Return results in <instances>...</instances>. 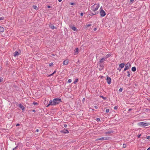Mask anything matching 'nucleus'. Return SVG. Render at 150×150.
Returning <instances> with one entry per match:
<instances>
[{
    "instance_id": "obj_1",
    "label": "nucleus",
    "mask_w": 150,
    "mask_h": 150,
    "mask_svg": "<svg viewBox=\"0 0 150 150\" xmlns=\"http://www.w3.org/2000/svg\"><path fill=\"white\" fill-rule=\"evenodd\" d=\"M61 102V99L59 98L54 99L53 100H51L49 101L47 107L50 105H55L59 104Z\"/></svg>"
},
{
    "instance_id": "obj_2",
    "label": "nucleus",
    "mask_w": 150,
    "mask_h": 150,
    "mask_svg": "<svg viewBox=\"0 0 150 150\" xmlns=\"http://www.w3.org/2000/svg\"><path fill=\"white\" fill-rule=\"evenodd\" d=\"M150 125V122H139L138 125L140 127H145Z\"/></svg>"
},
{
    "instance_id": "obj_3",
    "label": "nucleus",
    "mask_w": 150,
    "mask_h": 150,
    "mask_svg": "<svg viewBox=\"0 0 150 150\" xmlns=\"http://www.w3.org/2000/svg\"><path fill=\"white\" fill-rule=\"evenodd\" d=\"M99 7V4H94L93 6H91V9L93 11H97L98 8Z\"/></svg>"
},
{
    "instance_id": "obj_4",
    "label": "nucleus",
    "mask_w": 150,
    "mask_h": 150,
    "mask_svg": "<svg viewBox=\"0 0 150 150\" xmlns=\"http://www.w3.org/2000/svg\"><path fill=\"white\" fill-rule=\"evenodd\" d=\"M100 16L102 17L106 15V13L105 11L102 8V7L100 8Z\"/></svg>"
},
{
    "instance_id": "obj_5",
    "label": "nucleus",
    "mask_w": 150,
    "mask_h": 150,
    "mask_svg": "<svg viewBox=\"0 0 150 150\" xmlns=\"http://www.w3.org/2000/svg\"><path fill=\"white\" fill-rule=\"evenodd\" d=\"M110 139V137H101L99 139H96V140L98 141L99 140H108Z\"/></svg>"
},
{
    "instance_id": "obj_6",
    "label": "nucleus",
    "mask_w": 150,
    "mask_h": 150,
    "mask_svg": "<svg viewBox=\"0 0 150 150\" xmlns=\"http://www.w3.org/2000/svg\"><path fill=\"white\" fill-rule=\"evenodd\" d=\"M106 80L108 83L109 84H110L111 83V79L110 78L107 76V77Z\"/></svg>"
},
{
    "instance_id": "obj_7",
    "label": "nucleus",
    "mask_w": 150,
    "mask_h": 150,
    "mask_svg": "<svg viewBox=\"0 0 150 150\" xmlns=\"http://www.w3.org/2000/svg\"><path fill=\"white\" fill-rule=\"evenodd\" d=\"M131 66V65L129 63H127L125 65V67L128 69L129 67Z\"/></svg>"
},
{
    "instance_id": "obj_8",
    "label": "nucleus",
    "mask_w": 150,
    "mask_h": 150,
    "mask_svg": "<svg viewBox=\"0 0 150 150\" xmlns=\"http://www.w3.org/2000/svg\"><path fill=\"white\" fill-rule=\"evenodd\" d=\"M49 25L50 27L52 29H54V28H55V29H57L52 24H50Z\"/></svg>"
},
{
    "instance_id": "obj_9",
    "label": "nucleus",
    "mask_w": 150,
    "mask_h": 150,
    "mask_svg": "<svg viewBox=\"0 0 150 150\" xmlns=\"http://www.w3.org/2000/svg\"><path fill=\"white\" fill-rule=\"evenodd\" d=\"M125 66V64L124 63H122L119 65V67H120L121 69L123 68Z\"/></svg>"
},
{
    "instance_id": "obj_10",
    "label": "nucleus",
    "mask_w": 150,
    "mask_h": 150,
    "mask_svg": "<svg viewBox=\"0 0 150 150\" xmlns=\"http://www.w3.org/2000/svg\"><path fill=\"white\" fill-rule=\"evenodd\" d=\"M61 132L64 133V134L68 133H69V132L67 129H64V130L61 131Z\"/></svg>"
},
{
    "instance_id": "obj_11",
    "label": "nucleus",
    "mask_w": 150,
    "mask_h": 150,
    "mask_svg": "<svg viewBox=\"0 0 150 150\" xmlns=\"http://www.w3.org/2000/svg\"><path fill=\"white\" fill-rule=\"evenodd\" d=\"M70 28L74 31H77L78 30V29L74 26H72L71 25L70 26Z\"/></svg>"
},
{
    "instance_id": "obj_12",
    "label": "nucleus",
    "mask_w": 150,
    "mask_h": 150,
    "mask_svg": "<svg viewBox=\"0 0 150 150\" xmlns=\"http://www.w3.org/2000/svg\"><path fill=\"white\" fill-rule=\"evenodd\" d=\"M113 132H114L113 131V130H111L110 131L105 132V133L106 134H111Z\"/></svg>"
},
{
    "instance_id": "obj_13",
    "label": "nucleus",
    "mask_w": 150,
    "mask_h": 150,
    "mask_svg": "<svg viewBox=\"0 0 150 150\" xmlns=\"http://www.w3.org/2000/svg\"><path fill=\"white\" fill-rule=\"evenodd\" d=\"M19 107L22 110H23L24 109V107L21 104H19Z\"/></svg>"
},
{
    "instance_id": "obj_14",
    "label": "nucleus",
    "mask_w": 150,
    "mask_h": 150,
    "mask_svg": "<svg viewBox=\"0 0 150 150\" xmlns=\"http://www.w3.org/2000/svg\"><path fill=\"white\" fill-rule=\"evenodd\" d=\"M79 51V49L78 48H76L74 50V54H76L78 53Z\"/></svg>"
},
{
    "instance_id": "obj_15",
    "label": "nucleus",
    "mask_w": 150,
    "mask_h": 150,
    "mask_svg": "<svg viewBox=\"0 0 150 150\" xmlns=\"http://www.w3.org/2000/svg\"><path fill=\"white\" fill-rule=\"evenodd\" d=\"M19 53L17 51H16L13 53V56L15 57H16L17 55H19Z\"/></svg>"
},
{
    "instance_id": "obj_16",
    "label": "nucleus",
    "mask_w": 150,
    "mask_h": 150,
    "mask_svg": "<svg viewBox=\"0 0 150 150\" xmlns=\"http://www.w3.org/2000/svg\"><path fill=\"white\" fill-rule=\"evenodd\" d=\"M4 28L0 26V32H3L4 31Z\"/></svg>"
},
{
    "instance_id": "obj_17",
    "label": "nucleus",
    "mask_w": 150,
    "mask_h": 150,
    "mask_svg": "<svg viewBox=\"0 0 150 150\" xmlns=\"http://www.w3.org/2000/svg\"><path fill=\"white\" fill-rule=\"evenodd\" d=\"M68 63V61L67 60H65L63 62V64L64 65H66Z\"/></svg>"
},
{
    "instance_id": "obj_18",
    "label": "nucleus",
    "mask_w": 150,
    "mask_h": 150,
    "mask_svg": "<svg viewBox=\"0 0 150 150\" xmlns=\"http://www.w3.org/2000/svg\"><path fill=\"white\" fill-rule=\"evenodd\" d=\"M105 58H103L100 59V60L99 61V62L100 63H102L103 62L104 60H105Z\"/></svg>"
},
{
    "instance_id": "obj_19",
    "label": "nucleus",
    "mask_w": 150,
    "mask_h": 150,
    "mask_svg": "<svg viewBox=\"0 0 150 150\" xmlns=\"http://www.w3.org/2000/svg\"><path fill=\"white\" fill-rule=\"evenodd\" d=\"M132 70L133 71H136V67H133L132 68Z\"/></svg>"
},
{
    "instance_id": "obj_20",
    "label": "nucleus",
    "mask_w": 150,
    "mask_h": 150,
    "mask_svg": "<svg viewBox=\"0 0 150 150\" xmlns=\"http://www.w3.org/2000/svg\"><path fill=\"white\" fill-rule=\"evenodd\" d=\"M110 56H111V54H108L106 55L105 58V59L106 58H107L110 57Z\"/></svg>"
},
{
    "instance_id": "obj_21",
    "label": "nucleus",
    "mask_w": 150,
    "mask_h": 150,
    "mask_svg": "<svg viewBox=\"0 0 150 150\" xmlns=\"http://www.w3.org/2000/svg\"><path fill=\"white\" fill-rule=\"evenodd\" d=\"M33 8H34L35 9H36V10L38 9V7L35 5L33 6Z\"/></svg>"
},
{
    "instance_id": "obj_22",
    "label": "nucleus",
    "mask_w": 150,
    "mask_h": 150,
    "mask_svg": "<svg viewBox=\"0 0 150 150\" xmlns=\"http://www.w3.org/2000/svg\"><path fill=\"white\" fill-rule=\"evenodd\" d=\"M18 148V144H17V146L14 148L13 149V150H15L17 149Z\"/></svg>"
},
{
    "instance_id": "obj_23",
    "label": "nucleus",
    "mask_w": 150,
    "mask_h": 150,
    "mask_svg": "<svg viewBox=\"0 0 150 150\" xmlns=\"http://www.w3.org/2000/svg\"><path fill=\"white\" fill-rule=\"evenodd\" d=\"M127 73L128 74H127V76L128 77H129L130 76V72L129 71H127Z\"/></svg>"
},
{
    "instance_id": "obj_24",
    "label": "nucleus",
    "mask_w": 150,
    "mask_h": 150,
    "mask_svg": "<svg viewBox=\"0 0 150 150\" xmlns=\"http://www.w3.org/2000/svg\"><path fill=\"white\" fill-rule=\"evenodd\" d=\"M78 79H75L74 82V83L75 84L76 83L78 82Z\"/></svg>"
},
{
    "instance_id": "obj_25",
    "label": "nucleus",
    "mask_w": 150,
    "mask_h": 150,
    "mask_svg": "<svg viewBox=\"0 0 150 150\" xmlns=\"http://www.w3.org/2000/svg\"><path fill=\"white\" fill-rule=\"evenodd\" d=\"M100 97L103 98L104 100H105L107 98L105 97H103V96H100Z\"/></svg>"
},
{
    "instance_id": "obj_26",
    "label": "nucleus",
    "mask_w": 150,
    "mask_h": 150,
    "mask_svg": "<svg viewBox=\"0 0 150 150\" xmlns=\"http://www.w3.org/2000/svg\"><path fill=\"white\" fill-rule=\"evenodd\" d=\"M99 65L100 67L102 69L104 67V66L101 64H100Z\"/></svg>"
},
{
    "instance_id": "obj_27",
    "label": "nucleus",
    "mask_w": 150,
    "mask_h": 150,
    "mask_svg": "<svg viewBox=\"0 0 150 150\" xmlns=\"http://www.w3.org/2000/svg\"><path fill=\"white\" fill-rule=\"evenodd\" d=\"M3 79L2 77H0V83L3 81Z\"/></svg>"
},
{
    "instance_id": "obj_28",
    "label": "nucleus",
    "mask_w": 150,
    "mask_h": 150,
    "mask_svg": "<svg viewBox=\"0 0 150 150\" xmlns=\"http://www.w3.org/2000/svg\"><path fill=\"white\" fill-rule=\"evenodd\" d=\"M91 24H87V25H86V28H87L89 26H91Z\"/></svg>"
},
{
    "instance_id": "obj_29",
    "label": "nucleus",
    "mask_w": 150,
    "mask_h": 150,
    "mask_svg": "<svg viewBox=\"0 0 150 150\" xmlns=\"http://www.w3.org/2000/svg\"><path fill=\"white\" fill-rule=\"evenodd\" d=\"M122 91V88H120V89H119V90L120 92H121Z\"/></svg>"
},
{
    "instance_id": "obj_30",
    "label": "nucleus",
    "mask_w": 150,
    "mask_h": 150,
    "mask_svg": "<svg viewBox=\"0 0 150 150\" xmlns=\"http://www.w3.org/2000/svg\"><path fill=\"white\" fill-rule=\"evenodd\" d=\"M96 120L97 121H100V119L99 118H97Z\"/></svg>"
},
{
    "instance_id": "obj_31",
    "label": "nucleus",
    "mask_w": 150,
    "mask_h": 150,
    "mask_svg": "<svg viewBox=\"0 0 150 150\" xmlns=\"http://www.w3.org/2000/svg\"><path fill=\"white\" fill-rule=\"evenodd\" d=\"M4 18L3 17H0V20H3L4 19Z\"/></svg>"
},
{
    "instance_id": "obj_32",
    "label": "nucleus",
    "mask_w": 150,
    "mask_h": 150,
    "mask_svg": "<svg viewBox=\"0 0 150 150\" xmlns=\"http://www.w3.org/2000/svg\"><path fill=\"white\" fill-rule=\"evenodd\" d=\"M33 104L35 105H37L38 104V103L36 102H33Z\"/></svg>"
},
{
    "instance_id": "obj_33",
    "label": "nucleus",
    "mask_w": 150,
    "mask_h": 150,
    "mask_svg": "<svg viewBox=\"0 0 150 150\" xmlns=\"http://www.w3.org/2000/svg\"><path fill=\"white\" fill-rule=\"evenodd\" d=\"M109 110L108 109H107L106 110V113H108L109 112Z\"/></svg>"
},
{
    "instance_id": "obj_34",
    "label": "nucleus",
    "mask_w": 150,
    "mask_h": 150,
    "mask_svg": "<svg viewBox=\"0 0 150 150\" xmlns=\"http://www.w3.org/2000/svg\"><path fill=\"white\" fill-rule=\"evenodd\" d=\"M146 138L148 139H150V136H147L146 137Z\"/></svg>"
},
{
    "instance_id": "obj_35",
    "label": "nucleus",
    "mask_w": 150,
    "mask_h": 150,
    "mask_svg": "<svg viewBox=\"0 0 150 150\" xmlns=\"http://www.w3.org/2000/svg\"><path fill=\"white\" fill-rule=\"evenodd\" d=\"M123 147L124 148H125L126 147V145L125 144H124L123 145Z\"/></svg>"
},
{
    "instance_id": "obj_36",
    "label": "nucleus",
    "mask_w": 150,
    "mask_h": 150,
    "mask_svg": "<svg viewBox=\"0 0 150 150\" xmlns=\"http://www.w3.org/2000/svg\"><path fill=\"white\" fill-rule=\"evenodd\" d=\"M71 82V79H69L68 80V82L69 83H70Z\"/></svg>"
},
{
    "instance_id": "obj_37",
    "label": "nucleus",
    "mask_w": 150,
    "mask_h": 150,
    "mask_svg": "<svg viewBox=\"0 0 150 150\" xmlns=\"http://www.w3.org/2000/svg\"><path fill=\"white\" fill-rule=\"evenodd\" d=\"M70 4L72 5H74L75 4L74 3H71Z\"/></svg>"
},
{
    "instance_id": "obj_38",
    "label": "nucleus",
    "mask_w": 150,
    "mask_h": 150,
    "mask_svg": "<svg viewBox=\"0 0 150 150\" xmlns=\"http://www.w3.org/2000/svg\"><path fill=\"white\" fill-rule=\"evenodd\" d=\"M114 109H115V110H117V109L118 108V107L117 106H115V107L114 108Z\"/></svg>"
},
{
    "instance_id": "obj_39",
    "label": "nucleus",
    "mask_w": 150,
    "mask_h": 150,
    "mask_svg": "<svg viewBox=\"0 0 150 150\" xmlns=\"http://www.w3.org/2000/svg\"><path fill=\"white\" fill-rule=\"evenodd\" d=\"M64 127H65V128L67 127V125H66V124H64Z\"/></svg>"
},
{
    "instance_id": "obj_40",
    "label": "nucleus",
    "mask_w": 150,
    "mask_h": 150,
    "mask_svg": "<svg viewBox=\"0 0 150 150\" xmlns=\"http://www.w3.org/2000/svg\"><path fill=\"white\" fill-rule=\"evenodd\" d=\"M53 65V63L51 62L50 64L49 65L50 66H52Z\"/></svg>"
},
{
    "instance_id": "obj_41",
    "label": "nucleus",
    "mask_w": 150,
    "mask_h": 150,
    "mask_svg": "<svg viewBox=\"0 0 150 150\" xmlns=\"http://www.w3.org/2000/svg\"><path fill=\"white\" fill-rule=\"evenodd\" d=\"M128 70L125 67V68H124V71H126V70Z\"/></svg>"
},
{
    "instance_id": "obj_42",
    "label": "nucleus",
    "mask_w": 150,
    "mask_h": 150,
    "mask_svg": "<svg viewBox=\"0 0 150 150\" xmlns=\"http://www.w3.org/2000/svg\"><path fill=\"white\" fill-rule=\"evenodd\" d=\"M94 107L96 109H97L98 108V107L96 105Z\"/></svg>"
},
{
    "instance_id": "obj_43",
    "label": "nucleus",
    "mask_w": 150,
    "mask_h": 150,
    "mask_svg": "<svg viewBox=\"0 0 150 150\" xmlns=\"http://www.w3.org/2000/svg\"><path fill=\"white\" fill-rule=\"evenodd\" d=\"M83 13H81L80 14V15L81 16H83Z\"/></svg>"
},
{
    "instance_id": "obj_44",
    "label": "nucleus",
    "mask_w": 150,
    "mask_h": 150,
    "mask_svg": "<svg viewBox=\"0 0 150 150\" xmlns=\"http://www.w3.org/2000/svg\"><path fill=\"white\" fill-rule=\"evenodd\" d=\"M39 131V130L38 129H37L36 130V131H35V132H38Z\"/></svg>"
},
{
    "instance_id": "obj_45",
    "label": "nucleus",
    "mask_w": 150,
    "mask_h": 150,
    "mask_svg": "<svg viewBox=\"0 0 150 150\" xmlns=\"http://www.w3.org/2000/svg\"><path fill=\"white\" fill-rule=\"evenodd\" d=\"M141 136V134H139V135H138V136H137V137H138V138H139L140 137V136Z\"/></svg>"
},
{
    "instance_id": "obj_46",
    "label": "nucleus",
    "mask_w": 150,
    "mask_h": 150,
    "mask_svg": "<svg viewBox=\"0 0 150 150\" xmlns=\"http://www.w3.org/2000/svg\"><path fill=\"white\" fill-rule=\"evenodd\" d=\"M96 14V13H95V14H94V13H91V15H95V14Z\"/></svg>"
},
{
    "instance_id": "obj_47",
    "label": "nucleus",
    "mask_w": 150,
    "mask_h": 150,
    "mask_svg": "<svg viewBox=\"0 0 150 150\" xmlns=\"http://www.w3.org/2000/svg\"><path fill=\"white\" fill-rule=\"evenodd\" d=\"M96 30H97V29H96V28H94V29H93V30H94V31H96Z\"/></svg>"
},
{
    "instance_id": "obj_48",
    "label": "nucleus",
    "mask_w": 150,
    "mask_h": 150,
    "mask_svg": "<svg viewBox=\"0 0 150 150\" xmlns=\"http://www.w3.org/2000/svg\"><path fill=\"white\" fill-rule=\"evenodd\" d=\"M132 110V109H129V110H128V111H131V110Z\"/></svg>"
},
{
    "instance_id": "obj_49",
    "label": "nucleus",
    "mask_w": 150,
    "mask_h": 150,
    "mask_svg": "<svg viewBox=\"0 0 150 150\" xmlns=\"http://www.w3.org/2000/svg\"><path fill=\"white\" fill-rule=\"evenodd\" d=\"M56 72V70H55L53 73L54 74H55Z\"/></svg>"
},
{
    "instance_id": "obj_50",
    "label": "nucleus",
    "mask_w": 150,
    "mask_h": 150,
    "mask_svg": "<svg viewBox=\"0 0 150 150\" xmlns=\"http://www.w3.org/2000/svg\"><path fill=\"white\" fill-rule=\"evenodd\" d=\"M122 69H119V68H118V70H119V71H120Z\"/></svg>"
},
{
    "instance_id": "obj_51",
    "label": "nucleus",
    "mask_w": 150,
    "mask_h": 150,
    "mask_svg": "<svg viewBox=\"0 0 150 150\" xmlns=\"http://www.w3.org/2000/svg\"><path fill=\"white\" fill-rule=\"evenodd\" d=\"M54 74L52 73V74H51L50 75V76H51L53 75Z\"/></svg>"
},
{
    "instance_id": "obj_52",
    "label": "nucleus",
    "mask_w": 150,
    "mask_h": 150,
    "mask_svg": "<svg viewBox=\"0 0 150 150\" xmlns=\"http://www.w3.org/2000/svg\"><path fill=\"white\" fill-rule=\"evenodd\" d=\"M147 150H150V147H149V148H148L147 149Z\"/></svg>"
},
{
    "instance_id": "obj_53",
    "label": "nucleus",
    "mask_w": 150,
    "mask_h": 150,
    "mask_svg": "<svg viewBox=\"0 0 150 150\" xmlns=\"http://www.w3.org/2000/svg\"><path fill=\"white\" fill-rule=\"evenodd\" d=\"M19 125H19V124H17L16 125V126H19Z\"/></svg>"
},
{
    "instance_id": "obj_54",
    "label": "nucleus",
    "mask_w": 150,
    "mask_h": 150,
    "mask_svg": "<svg viewBox=\"0 0 150 150\" xmlns=\"http://www.w3.org/2000/svg\"><path fill=\"white\" fill-rule=\"evenodd\" d=\"M62 0H58V1L59 2H60L62 1Z\"/></svg>"
},
{
    "instance_id": "obj_55",
    "label": "nucleus",
    "mask_w": 150,
    "mask_h": 150,
    "mask_svg": "<svg viewBox=\"0 0 150 150\" xmlns=\"http://www.w3.org/2000/svg\"><path fill=\"white\" fill-rule=\"evenodd\" d=\"M134 0H130L131 2H132Z\"/></svg>"
},
{
    "instance_id": "obj_56",
    "label": "nucleus",
    "mask_w": 150,
    "mask_h": 150,
    "mask_svg": "<svg viewBox=\"0 0 150 150\" xmlns=\"http://www.w3.org/2000/svg\"><path fill=\"white\" fill-rule=\"evenodd\" d=\"M32 111L33 112H34L35 111V110H32Z\"/></svg>"
},
{
    "instance_id": "obj_57",
    "label": "nucleus",
    "mask_w": 150,
    "mask_h": 150,
    "mask_svg": "<svg viewBox=\"0 0 150 150\" xmlns=\"http://www.w3.org/2000/svg\"><path fill=\"white\" fill-rule=\"evenodd\" d=\"M48 8H50V6H48Z\"/></svg>"
},
{
    "instance_id": "obj_58",
    "label": "nucleus",
    "mask_w": 150,
    "mask_h": 150,
    "mask_svg": "<svg viewBox=\"0 0 150 150\" xmlns=\"http://www.w3.org/2000/svg\"><path fill=\"white\" fill-rule=\"evenodd\" d=\"M52 55H53V56H54V54H52Z\"/></svg>"
}]
</instances>
